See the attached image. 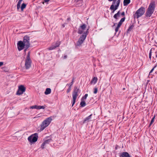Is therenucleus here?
Returning <instances> with one entry per match:
<instances>
[{"label": "nucleus", "mask_w": 157, "mask_h": 157, "mask_svg": "<svg viewBox=\"0 0 157 157\" xmlns=\"http://www.w3.org/2000/svg\"><path fill=\"white\" fill-rule=\"evenodd\" d=\"M97 81V78L96 77H94L93 78L91 81L90 83L91 84L94 83V84H95L96 83Z\"/></svg>", "instance_id": "obj_19"}, {"label": "nucleus", "mask_w": 157, "mask_h": 157, "mask_svg": "<svg viewBox=\"0 0 157 157\" xmlns=\"http://www.w3.org/2000/svg\"><path fill=\"white\" fill-rule=\"evenodd\" d=\"M134 26V25L133 24L132 25H130L129 27V28L128 29V31H130L131 30L133 29V27Z\"/></svg>", "instance_id": "obj_24"}, {"label": "nucleus", "mask_w": 157, "mask_h": 157, "mask_svg": "<svg viewBox=\"0 0 157 157\" xmlns=\"http://www.w3.org/2000/svg\"><path fill=\"white\" fill-rule=\"evenodd\" d=\"M116 24V23H114V25H113V26H114V25H115V24Z\"/></svg>", "instance_id": "obj_49"}, {"label": "nucleus", "mask_w": 157, "mask_h": 157, "mask_svg": "<svg viewBox=\"0 0 157 157\" xmlns=\"http://www.w3.org/2000/svg\"><path fill=\"white\" fill-rule=\"evenodd\" d=\"M80 93V90L77 86H75L72 92L73 102H72V107L75 104L77 96Z\"/></svg>", "instance_id": "obj_3"}, {"label": "nucleus", "mask_w": 157, "mask_h": 157, "mask_svg": "<svg viewBox=\"0 0 157 157\" xmlns=\"http://www.w3.org/2000/svg\"><path fill=\"white\" fill-rule=\"evenodd\" d=\"M155 50L154 48H152L150 50V52H149V58L150 59L151 58L152 52V51L153 50Z\"/></svg>", "instance_id": "obj_27"}, {"label": "nucleus", "mask_w": 157, "mask_h": 157, "mask_svg": "<svg viewBox=\"0 0 157 157\" xmlns=\"http://www.w3.org/2000/svg\"><path fill=\"white\" fill-rule=\"evenodd\" d=\"M50 0H44V2H43V3L44 4V2H45V3H47Z\"/></svg>", "instance_id": "obj_40"}, {"label": "nucleus", "mask_w": 157, "mask_h": 157, "mask_svg": "<svg viewBox=\"0 0 157 157\" xmlns=\"http://www.w3.org/2000/svg\"><path fill=\"white\" fill-rule=\"evenodd\" d=\"M83 0H75V2H79V3H82V2Z\"/></svg>", "instance_id": "obj_35"}, {"label": "nucleus", "mask_w": 157, "mask_h": 157, "mask_svg": "<svg viewBox=\"0 0 157 157\" xmlns=\"http://www.w3.org/2000/svg\"><path fill=\"white\" fill-rule=\"evenodd\" d=\"M121 2V0H117L116 2V4L114 6L115 4L112 3L110 7V9L112 11V13H114L115 11L117 10Z\"/></svg>", "instance_id": "obj_9"}, {"label": "nucleus", "mask_w": 157, "mask_h": 157, "mask_svg": "<svg viewBox=\"0 0 157 157\" xmlns=\"http://www.w3.org/2000/svg\"><path fill=\"white\" fill-rule=\"evenodd\" d=\"M109 1H113L112 3L113 4H116V2L117 1V0H108Z\"/></svg>", "instance_id": "obj_33"}, {"label": "nucleus", "mask_w": 157, "mask_h": 157, "mask_svg": "<svg viewBox=\"0 0 157 157\" xmlns=\"http://www.w3.org/2000/svg\"><path fill=\"white\" fill-rule=\"evenodd\" d=\"M52 120L51 117L47 118L42 123L40 127V131L43 130L50 124Z\"/></svg>", "instance_id": "obj_6"}, {"label": "nucleus", "mask_w": 157, "mask_h": 157, "mask_svg": "<svg viewBox=\"0 0 157 157\" xmlns=\"http://www.w3.org/2000/svg\"><path fill=\"white\" fill-rule=\"evenodd\" d=\"M31 63V59H29L28 58L26 59L25 66L26 69H28L30 67Z\"/></svg>", "instance_id": "obj_15"}, {"label": "nucleus", "mask_w": 157, "mask_h": 157, "mask_svg": "<svg viewBox=\"0 0 157 157\" xmlns=\"http://www.w3.org/2000/svg\"><path fill=\"white\" fill-rule=\"evenodd\" d=\"M74 78H73L72 80V82H73H73H74Z\"/></svg>", "instance_id": "obj_48"}, {"label": "nucleus", "mask_w": 157, "mask_h": 157, "mask_svg": "<svg viewBox=\"0 0 157 157\" xmlns=\"http://www.w3.org/2000/svg\"><path fill=\"white\" fill-rule=\"evenodd\" d=\"M157 67V64H156L155 66L153 67V68L151 69L150 72H149V74L150 75L151 73H152L154 69Z\"/></svg>", "instance_id": "obj_31"}, {"label": "nucleus", "mask_w": 157, "mask_h": 157, "mask_svg": "<svg viewBox=\"0 0 157 157\" xmlns=\"http://www.w3.org/2000/svg\"><path fill=\"white\" fill-rule=\"evenodd\" d=\"M86 27V25L85 24H83L81 25L79 27L80 29H82L84 30Z\"/></svg>", "instance_id": "obj_23"}, {"label": "nucleus", "mask_w": 157, "mask_h": 157, "mask_svg": "<svg viewBox=\"0 0 157 157\" xmlns=\"http://www.w3.org/2000/svg\"><path fill=\"white\" fill-rule=\"evenodd\" d=\"M20 5H21L17 4V9H19L20 8Z\"/></svg>", "instance_id": "obj_41"}, {"label": "nucleus", "mask_w": 157, "mask_h": 157, "mask_svg": "<svg viewBox=\"0 0 157 157\" xmlns=\"http://www.w3.org/2000/svg\"><path fill=\"white\" fill-rule=\"evenodd\" d=\"M3 64V63L2 62H0V67L2 66Z\"/></svg>", "instance_id": "obj_42"}, {"label": "nucleus", "mask_w": 157, "mask_h": 157, "mask_svg": "<svg viewBox=\"0 0 157 157\" xmlns=\"http://www.w3.org/2000/svg\"><path fill=\"white\" fill-rule=\"evenodd\" d=\"M73 82H71L69 84H67V85H68L69 86L71 87V86L73 85Z\"/></svg>", "instance_id": "obj_38"}, {"label": "nucleus", "mask_w": 157, "mask_h": 157, "mask_svg": "<svg viewBox=\"0 0 157 157\" xmlns=\"http://www.w3.org/2000/svg\"><path fill=\"white\" fill-rule=\"evenodd\" d=\"M23 0H18V1L17 3V4L21 5L22 1Z\"/></svg>", "instance_id": "obj_39"}, {"label": "nucleus", "mask_w": 157, "mask_h": 157, "mask_svg": "<svg viewBox=\"0 0 157 157\" xmlns=\"http://www.w3.org/2000/svg\"><path fill=\"white\" fill-rule=\"evenodd\" d=\"M120 11H119L117 13L114 14L113 16V17L116 19H117V17L120 16Z\"/></svg>", "instance_id": "obj_22"}, {"label": "nucleus", "mask_w": 157, "mask_h": 157, "mask_svg": "<svg viewBox=\"0 0 157 157\" xmlns=\"http://www.w3.org/2000/svg\"><path fill=\"white\" fill-rule=\"evenodd\" d=\"M155 7V2L154 1H151L145 13L146 17H150L154 12Z\"/></svg>", "instance_id": "obj_1"}, {"label": "nucleus", "mask_w": 157, "mask_h": 157, "mask_svg": "<svg viewBox=\"0 0 157 157\" xmlns=\"http://www.w3.org/2000/svg\"><path fill=\"white\" fill-rule=\"evenodd\" d=\"M70 18H67V21H70Z\"/></svg>", "instance_id": "obj_46"}, {"label": "nucleus", "mask_w": 157, "mask_h": 157, "mask_svg": "<svg viewBox=\"0 0 157 157\" xmlns=\"http://www.w3.org/2000/svg\"><path fill=\"white\" fill-rule=\"evenodd\" d=\"M80 106L83 107L86 105V103L84 100H81V101L80 103Z\"/></svg>", "instance_id": "obj_21"}, {"label": "nucleus", "mask_w": 157, "mask_h": 157, "mask_svg": "<svg viewBox=\"0 0 157 157\" xmlns=\"http://www.w3.org/2000/svg\"><path fill=\"white\" fill-rule=\"evenodd\" d=\"M84 30L82 29H80V28H78V31L77 32V33L78 34H81L82 33H83V32Z\"/></svg>", "instance_id": "obj_25"}, {"label": "nucleus", "mask_w": 157, "mask_h": 157, "mask_svg": "<svg viewBox=\"0 0 157 157\" xmlns=\"http://www.w3.org/2000/svg\"><path fill=\"white\" fill-rule=\"evenodd\" d=\"M67 24V23H64V24H63L62 25V26L63 27V28H64L65 26V25H66Z\"/></svg>", "instance_id": "obj_44"}, {"label": "nucleus", "mask_w": 157, "mask_h": 157, "mask_svg": "<svg viewBox=\"0 0 157 157\" xmlns=\"http://www.w3.org/2000/svg\"><path fill=\"white\" fill-rule=\"evenodd\" d=\"M38 138V134L35 133L29 136L28 138V140L31 144H33L37 140Z\"/></svg>", "instance_id": "obj_7"}, {"label": "nucleus", "mask_w": 157, "mask_h": 157, "mask_svg": "<svg viewBox=\"0 0 157 157\" xmlns=\"http://www.w3.org/2000/svg\"><path fill=\"white\" fill-rule=\"evenodd\" d=\"M155 7V2L154 1H151L145 13L146 17H150L154 12Z\"/></svg>", "instance_id": "obj_2"}, {"label": "nucleus", "mask_w": 157, "mask_h": 157, "mask_svg": "<svg viewBox=\"0 0 157 157\" xmlns=\"http://www.w3.org/2000/svg\"><path fill=\"white\" fill-rule=\"evenodd\" d=\"M121 15H122L123 16H124L125 15V13L124 12H122L121 13Z\"/></svg>", "instance_id": "obj_43"}, {"label": "nucleus", "mask_w": 157, "mask_h": 157, "mask_svg": "<svg viewBox=\"0 0 157 157\" xmlns=\"http://www.w3.org/2000/svg\"><path fill=\"white\" fill-rule=\"evenodd\" d=\"M130 2V0H124L123 1V4L124 6H127Z\"/></svg>", "instance_id": "obj_20"}, {"label": "nucleus", "mask_w": 157, "mask_h": 157, "mask_svg": "<svg viewBox=\"0 0 157 157\" xmlns=\"http://www.w3.org/2000/svg\"><path fill=\"white\" fill-rule=\"evenodd\" d=\"M120 157H131L129 153L126 152H124L119 155Z\"/></svg>", "instance_id": "obj_16"}, {"label": "nucleus", "mask_w": 157, "mask_h": 157, "mask_svg": "<svg viewBox=\"0 0 157 157\" xmlns=\"http://www.w3.org/2000/svg\"><path fill=\"white\" fill-rule=\"evenodd\" d=\"M30 108L32 109H39V106L34 105L31 106Z\"/></svg>", "instance_id": "obj_26"}, {"label": "nucleus", "mask_w": 157, "mask_h": 157, "mask_svg": "<svg viewBox=\"0 0 157 157\" xmlns=\"http://www.w3.org/2000/svg\"><path fill=\"white\" fill-rule=\"evenodd\" d=\"M67 58V56L65 55L63 57V59H66Z\"/></svg>", "instance_id": "obj_45"}, {"label": "nucleus", "mask_w": 157, "mask_h": 157, "mask_svg": "<svg viewBox=\"0 0 157 157\" xmlns=\"http://www.w3.org/2000/svg\"><path fill=\"white\" fill-rule=\"evenodd\" d=\"M25 89L23 86L21 85L19 87L18 89L17 92V94L21 95L25 91Z\"/></svg>", "instance_id": "obj_11"}, {"label": "nucleus", "mask_w": 157, "mask_h": 157, "mask_svg": "<svg viewBox=\"0 0 157 157\" xmlns=\"http://www.w3.org/2000/svg\"><path fill=\"white\" fill-rule=\"evenodd\" d=\"M51 89L50 88H47L46 89L44 92V94L46 95H48L51 93Z\"/></svg>", "instance_id": "obj_18"}, {"label": "nucleus", "mask_w": 157, "mask_h": 157, "mask_svg": "<svg viewBox=\"0 0 157 157\" xmlns=\"http://www.w3.org/2000/svg\"><path fill=\"white\" fill-rule=\"evenodd\" d=\"M125 17H124L122 18L120 21L119 22L117 27L115 29V31L116 33L118 31V29L121 26V25L122 23L124 22L125 21Z\"/></svg>", "instance_id": "obj_14"}, {"label": "nucleus", "mask_w": 157, "mask_h": 157, "mask_svg": "<svg viewBox=\"0 0 157 157\" xmlns=\"http://www.w3.org/2000/svg\"><path fill=\"white\" fill-rule=\"evenodd\" d=\"M155 116H154L153 118H152L151 119V122L149 124V126H151V125L153 123V122L154 121V119L155 118Z\"/></svg>", "instance_id": "obj_30"}, {"label": "nucleus", "mask_w": 157, "mask_h": 157, "mask_svg": "<svg viewBox=\"0 0 157 157\" xmlns=\"http://www.w3.org/2000/svg\"><path fill=\"white\" fill-rule=\"evenodd\" d=\"M145 12V8L142 7L138 9L133 15V17L134 19L138 18L142 16Z\"/></svg>", "instance_id": "obj_5"}, {"label": "nucleus", "mask_w": 157, "mask_h": 157, "mask_svg": "<svg viewBox=\"0 0 157 157\" xmlns=\"http://www.w3.org/2000/svg\"><path fill=\"white\" fill-rule=\"evenodd\" d=\"M88 94H86L84 96L82 97L81 98V100H85L86 99L87 97L88 96Z\"/></svg>", "instance_id": "obj_28"}, {"label": "nucleus", "mask_w": 157, "mask_h": 157, "mask_svg": "<svg viewBox=\"0 0 157 157\" xmlns=\"http://www.w3.org/2000/svg\"><path fill=\"white\" fill-rule=\"evenodd\" d=\"M17 48L19 51L22 50L25 46L26 47L25 44L21 41H20L17 44Z\"/></svg>", "instance_id": "obj_12"}, {"label": "nucleus", "mask_w": 157, "mask_h": 157, "mask_svg": "<svg viewBox=\"0 0 157 157\" xmlns=\"http://www.w3.org/2000/svg\"><path fill=\"white\" fill-rule=\"evenodd\" d=\"M155 53H156V57H157V52H155Z\"/></svg>", "instance_id": "obj_47"}, {"label": "nucleus", "mask_w": 157, "mask_h": 157, "mask_svg": "<svg viewBox=\"0 0 157 157\" xmlns=\"http://www.w3.org/2000/svg\"><path fill=\"white\" fill-rule=\"evenodd\" d=\"M94 94H96L98 91V89L97 88H95L94 89Z\"/></svg>", "instance_id": "obj_34"}, {"label": "nucleus", "mask_w": 157, "mask_h": 157, "mask_svg": "<svg viewBox=\"0 0 157 157\" xmlns=\"http://www.w3.org/2000/svg\"><path fill=\"white\" fill-rule=\"evenodd\" d=\"M46 107V106L45 105H42V106L40 105V109H44Z\"/></svg>", "instance_id": "obj_32"}, {"label": "nucleus", "mask_w": 157, "mask_h": 157, "mask_svg": "<svg viewBox=\"0 0 157 157\" xmlns=\"http://www.w3.org/2000/svg\"><path fill=\"white\" fill-rule=\"evenodd\" d=\"M26 49H25V50H24L25 51H26Z\"/></svg>", "instance_id": "obj_50"}, {"label": "nucleus", "mask_w": 157, "mask_h": 157, "mask_svg": "<svg viewBox=\"0 0 157 157\" xmlns=\"http://www.w3.org/2000/svg\"><path fill=\"white\" fill-rule=\"evenodd\" d=\"M71 87L69 86L68 89L67 90V93H69L70 92L71 90Z\"/></svg>", "instance_id": "obj_36"}, {"label": "nucleus", "mask_w": 157, "mask_h": 157, "mask_svg": "<svg viewBox=\"0 0 157 157\" xmlns=\"http://www.w3.org/2000/svg\"><path fill=\"white\" fill-rule=\"evenodd\" d=\"M26 6V5L24 3H23L22 4L21 6V9L22 10H23L25 9Z\"/></svg>", "instance_id": "obj_29"}, {"label": "nucleus", "mask_w": 157, "mask_h": 157, "mask_svg": "<svg viewBox=\"0 0 157 157\" xmlns=\"http://www.w3.org/2000/svg\"><path fill=\"white\" fill-rule=\"evenodd\" d=\"M44 141L41 146V147L43 149L44 146L46 144H48L50 142L52 141V137L51 136H46L44 139Z\"/></svg>", "instance_id": "obj_8"}, {"label": "nucleus", "mask_w": 157, "mask_h": 157, "mask_svg": "<svg viewBox=\"0 0 157 157\" xmlns=\"http://www.w3.org/2000/svg\"><path fill=\"white\" fill-rule=\"evenodd\" d=\"M28 58L29 59H30V53H29V52H28V53L27 54L26 59H27Z\"/></svg>", "instance_id": "obj_37"}, {"label": "nucleus", "mask_w": 157, "mask_h": 157, "mask_svg": "<svg viewBox=\"0 0 157 157\" xmlns=\"http://www.w3.org/2000/svg\"><path fill=\"white\" fill-rule=\"evenodd\" d=\"M92 115V114H91L88 117L85 118L83 121V123H86V122H88L90 121L91 119Z\"/></svg>", "instance_id": "obj_17"}, {"label": "nucleus", "mask_w": 157, "mask_h": 157, "mask_svg": "<svg viewBox=\"0 0 157 157\" xmlns=\"http://www.w3.org/2000/svg\"><path fill=\"white\" fill-rule=\"evenodd\" d=\"M60 43V42L57 41L56 43L54 44L51 45V46L48 48V49L50 50H53L56 48L58 47Z\"/></svg>", "instance_id": "obj_13"}, {"label": "nucleus", "mask_w": 157, "mask_h": 157, "mask_svg": "<svg viewBox=\"0 0 157 157\" xmlns=\"http://www.w3.org/2000/svg\"><path fill=\"white\" fill-rule=\"evenodd\" d=\"M26 45V48L27 49L30 46L29 37L28 36H24L23 40L22 41Z\"/></svg>", "instance_id": "obj_10"}, {"label": "nucleus", "mask_w": 157, "mask_h": 157, "mask_svg": "<svg viewBox=\"0 0 157 157\" xmlns=\"http://www.w3.org/2000/svg\"><path fill=\"white\" fill-rule=\"evenodd\" d=\"M88 30V29H87L86 31L83 33L80 36L76 43V44L75 45L76 46H80L83 42L87 36Z\"/></svg>", "instance_id": "obj_4"}]
</instances>
